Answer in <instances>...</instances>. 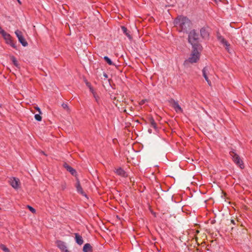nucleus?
<instances>
[{
    "instance_id": "f257e3e1",
    "label": "nucleus",
    "mask_w": 252,
    "mask_h": 252,
    "mask_svg": "<svg viewBox=\"0 0 252 252\" xmlns=\"http://www.w3.org/2000/svg\"><path fill=\"white\" fill-rule=\"evenodd\" d=\"M174 24L179 32H187L191 25V21L187 17L183 16H178L174 20Z\"/></svg>"
},
{
    "instance_id": "f03ea898",
    "label": "nucleus",
    "mask_w": 252,
    "mask_h": 252,
    "mask_svg": "<svg viewBox=\"0 0 252 252\" xmlns=\"http://www.w3.org/2000/svg\"><path fill=\"white\" fill-rule=\"evenodd\" d=\"M199 40V35L196 31L191 30L189 33L188 41L192 45V48H202Z\"/></svg>"
},
{
    "instance_id": "7ed1b4c3",
    "label": "nucleus",
    "mask_w": 252,
    "mask_h": 252,
    "mask_svg": "<svg viewBox=\"0 0 252 252\" xmlns=\"http://www.w3.org/2000/svg\"><path fill=\"white\" fill-rule=\"evenodd\" d=\"M192 49L193 50L190 57L185 62V63L188 62L191 63H195L199 60L200 58L199 51H201L202 48H192Z\"/></svg>"
},
{
    "instance_id": "20e7f679",
    "label": "nucleus",
    "mask_w": 252,
    "mask_h": 252,
    "mask_svg": "<svg viewBox=\"0 0 252 252\" xmlns=\"http://www.w3.org/2000/svg\"><path fill=\"white\" fill-rule=\"evenodd\" d=\"M230 155L232 157V159L234 163L238 165L240 168L243 169L245 166L243 161L241 159L239 155H238L235 152L231 151L229 153Z\"/></svg>"
},
{
    "instance_id": "39448f33",
    "label": "nucleus",
    "mask_w": 252,
    "mask_h": 252,
    "mask_svg": "<svg viewBox=\"0 0 252 252\" xmlns=\"http://www.w3.org/2000/svg\"><path fill=\"white\" fill-rule=\"evenodd\" d=\"M15 33L21 44L24 47L27 46L28 42L24 37L22 32L17 30L15 32Z\"/></svg>"
},
{
    "instance_id": "423d86ee",
    "label": "nucleus",
    "mask_w": 252,
    "mask_h": 252,
    "mask_svg": "<svg viewBox=\"0 0 252 252\" xmlns=\"http://www.w3.org/2000/svg\"><path fill=\"white\" fill-rule=\"evenodd\" d=\"M169 102L172 107L175 109L176 112L178 113L183 112V109L179 105L178 102L175 101L174 99L171 98L169 100Z\"/></svg>"
},
{
    "instance_id": "0eeeda50",
    "label": "nucleus",
    "mask_w": 252,
    "mask_h": 252,
    "mask_svg": "<svg viewBox=\"0 0 252 252\" xmlns=\"http://www.w3.org/2000/svg\"><path fill=\"white\" fill-rule=\"evenodd\" d=\"M4 39L5 40L6 43L9 44L13 48L17 49V46L16 44L13 42L11 39V36L9 33H6L3 36Z\"/></svg>"
},
{
    "instance_id": "6e6552de",
    "label": "nucleus",
    "mask_w": 252,
    "mask_h": 252,
    "mask_svg": "<svg viewBox=\"0 0 252 252\" xmlns=\"http://www.w3.org/2000/svg\"><path fill=\"white\" fill-rule=\"evenodd\" d=\"M200 35L202 38L207 39L209 37V28L208 27H203L200 31Z\"/></svg>"
},
{
    "instance_id": "1a4fd4ad",
    "label": "nucleus",
    "mask_w": 252,
    "mask_h": 252,
    "mask_svg": "<svg viewBox=\"0 0 252 252\" xmlns=\"http://www.w3.org/2000/svg\"><path fill=\"white\" fill-rule=\"evenodd\" d=\"M56 244L58 247L62 251L64 252H70L66 249L65 243L61 240H58L56 241Z\"/></svg>"
},
{
    "instance_id": "9d476101",
    "label": "nucleus",
    "mask_w": 252,
    "mask_h": 252,
    "mask_svg": "<svg viewBox=\"0 0 252 252\" xmlns=\"http://www.w3.org/2000/svg\"><path fill=\"white\" fill-rule=\"evenodd\" d=\"M9 183L11 186L15 189H17L19 187L20 182L18 178H13L11 179L9 181Z\"/></svg>"
},
{
    "instance_id": "9b49d317",
    "label": "nucleus",
    "mask_w": 252,
    "mask_h": 252,
    "mask_svg": "<svg viewBox=\"0 0 252 252\" xmlns=\"http://www.w3.org/2000/svg\"><path fill=\"white\" fill-rule=\"evenodd\" d=\"M76 188L78 192L80 193L83 196H87V195L86 194L85 192L83 191V189L81 186L80 182L78 179L77 180Z\"/></svg>"
},
{
    "instance_id": "f8f14e48",
    "label": "nucleus",
    "mask_w": 252,
    "mask_h": 252,
    "mask_svg": "<svg viewBox=\"0 0 252 252\" xmlns=\"http://www.w3.org/2000/svg\"><path fill=\"white\" fill-rule=\"evenodd\" d=\"M63 166L68 171H69L71 174V175L73 176L76 175V170L72 167H71L70 166H69L68 164H67L66 163H64Z\"/></svg>"
},
{
    "instance_id": "ddd939ff",
    "label": "nucleus",
    "mask_w": 252,
    "mask_h": 252,
    "mask_svg": "<svg viewBox=\"0 0 252 252\" xmlns=\"http://www.w3.org/2000/svg\"><path fill=\"white\" fill-rule=\"evenodd\" d=\"M74 235L76 242L79 245H82L84 243L82 237L77 233H74Z\"/></svg>"
},
{
    "instance_id": "4468645a",
    "label": "nucleus",
    "mask_w": 252,
    "mask_h": 252,
    "mask_svg": "<svg viewBox=\"0 0 252 252\" xmlns=\"http://www.w3.org/2000/svg\"><path fill=\"white\" fill-rule=\"evenodd\" d=\"M115 172L117 173V175L122 177H126L127 176V174L126 172V171L121 167L117 169L116 170Z\"/></svg>"
},
{
    "instance_id": "2eb2a0df",
    "label": "nucleus",
    "mask_w": 252,
    "mask_h": 252,
    "mask_svg": "<svg viewBox=\"0 0 252 252\" xmlns=\"http://www.w3.org/2000/svg\"><path fill=\"white\" fill-rule=\"evenodd\" d=\"M208 70L207 68L206 67H204V68L202 70V73H203V76L204 77L205 80L207 82L208 85L209 86L211 85V82L209 80L207 74V71Z\"/></svg>"
},
{
    "instance_id": "dca6fc26",
    "label": "nucleus",
    "mask_w": 252,
    "mask_h": 252,
    "mask_svg": "<svg viewBox=\"0 0 252 252\" xmlns=\"http://www.w3.org/2000/svg\"><path fill=\"white\" fill-rule=\"evenodd\" d=\"M83 251L84 252H92V247L89 243H86L84 245L83 247Z\"/></svg>"
},
{
    "instance_id": "f3484780",
    "label": "nucleus",
    "mask_w": 252,
    "mask_h": 252,
    "mask_svg": "<svg viewBox=\"0 0 252 252\" xmlns=\"http://www.w3.org/2000/svg\"><path fill=\"white\" fill-rule=\"evenodd\" d=\"M121 29L123 33L125 34L129 39H131L132 36L130 34L129 32L128 31L127 28L125 26H122Z\"/></svg>"
},
{
    "instance_id": "a211bd4d",
    "label": "nucleus",
    "mask_w": 252,
    "mask_h": 252,
    "mask_svg": "<svg viewBox=\"0 0 252 252\" xmlns=\"http://www.w3.org/2000/svg\"><path fill=\"white\" fill-rule=\"evenodd\" d=\"M220 43L221 44H222L224 46H225L226 50L228 52H229V47L230 46V44L228 43V42L224 38L222 39V40L220 41Z\"/></svg>"
},
{
    "instance_id": "6ab92c4d",
    "label": "nucleus",
    "mask_w": 252,
    "mask_h": 252,
    "mask_svg": "<svg viewBox=\"0 0 252 252\" xmlns=\"http://www.w3.org/2000/svg\"><path fill=\"white\" fill-rule=\"evenodd\" d=\"M150 125L152 127L154 128L156 130L157 129V125L155 120L153 118L150 119Z\"/></svg>"
},
{
    "instance_id": "aec40b11",
    "label": "nucleus",
    "mask_w": 252,
    "mask_h": 252,
    "mask_svg": "<svg viewBox=\"0 0 252 252\" xmlns=\"http://www.w3.org/2000/svg\"><path fill=\"white\" fill-rule=\"evenodd\" d=\"M10 58H11V60L12 61L13 64H14V65L15 66H16L17 67L19 68V64L18 63V62H17L16 58L14 56H11Z\"/></svg>"
},
{
    "instance_id": "412c9836",
    "label": "nucleus",
    "mask_w": 252,
    "mask_h": 252,
    "mask_svg": "<svg viewBox=\"0 0 252 252\" xmlns=\"http://www.w3.org/2000/svg\"><path fill=\"white\" fill-rule=\"evenodd\" d=\"M0 248L4 252H11L9 249H8L4 245L1 244L0 245Z\"/></svg>"
},
{
    "instance_id": "4be33fe9",
    "label": "nucleus",
    "mask_w": 252,
    "mask_h": 252,
    "mask_svg": "<svg viewBox=\"0 0 252 252\" xmlns=\"http://www.w3.org/2000/svg\"><path fill=\"white\" fill-rule=\"evenodd\" d=\"M104 60L107 62L109 65H114L111 60L107 56L104 57Z\"/></svg>"
},
{
    "instance_id": "5701e85b",
    "label": "nucleus",
    "mask_w": 252,
    "mask_h": 252,
    "mask_svg": "<svg viewBox=\"0 0 252 252\" xmlns=\"http://www.w3.org/2000/svg\"><path fill=\"white\" fill-rule=\"evenodd\" d=\"M62 106L63 108L64 109L66 110L68 112H70V109H69L67 104L63 103L62 104Z\"/></svg>"
},
{
    "instance_id": "b1692460",
    "label": "nucleus",
    "mask_w": 252,
    "mask_h": 252,
    "mask_svg": "<svg viewBox=\"0 0 252 252\" xmlns=\"http://www.w3.org/2000/svg\"><path fill=\"white\" fill-rule=\"evenodd\" d=\"M41 114H35L34 116V118L37 121H41L42 120V117L40 116Z\"/></svg>"
},
{
    "instance_id": "393cba45",
    "label": "nucleus",
    "mask_w": 252,
    "mask_h": 252,
    "mask_svg": "<svg viewBox=\"0 0 252 252\" xmlns=\"http://www.w3.org/2000/svg\"><path fill=\"white\" fill-rule=\"evenodd\" d=\"M27 207L28 208H29V209L32 213H35L36 211H35V209H34L33 207H32V206H30V205H27Z\"/></svg>"
},
{
    "instance_id": "a878e982",
    "label": "nucleus",
    "mask_w": 252,
    "mask_h": 252,
    "mask_svg": "<svg viewBox=\"0 0 252 252\" xmlns=\"http://www.w3.org/2000/svg\"><path fill=\"white\" fill-rule=\"evenodd\" d=\"M93 94H94V97L95 99V101L97 102V103H98V100H99V99L98 96L95 93H93Z\"/></svg>"
},
{
    "instance_id": "bb28decb",
    "label": "nucleus",
    "mask_w": 252,
    "mask_h": 252,
    "mask_svg": "<svg viewBox=\"0 0 252 252\" xmlns=\"http://www.w3.org/2000/svg\"><path fill=\"white\" fill-rule=\"evenodd\" d=\"M0 33L3 36V35H5L7 32H6L0 27Z\"/></svg>"
},
{
    "instance_id": "cd10ccee",
    "label": "nucleus",
    "mask_w": 252,
    "mask_h": 252,
    "mask_svg": "<svg viewBox=\"0 0 252 252\" xmlns=\"http://www.w3.org/2000/svg\"><path fill=\"white\" fill-rule=\"evenodd\" d=\"M0 33L3 36V35H5L7 32H6L0 27Z\"/></svg>"
},
{
    "instance_id": "c85d7f7f",
    "label": "nucleus",
    "mask_w": 252,
    "mask_h": 252,
    "mask_svg": "<svg viewBox=\"0 0 252 252\" xmlns=\"http://www.w3.org/2000/svg\"><path fill=\"white\" fill-rule=\"evenodd\" d=\"M217 38L218 40H219L220 42L224 38L220 35V34L218 33L217 35Z\"/></svg>"
},
{
    "instance_id": "c756f323",
    "label": "nucleus",
    "mask_w": 252,
    "mask_h": 252,
    "mask_svg": "<svg viewBox=\"0 0 252 252\" xmlns=\"http://www.w3.org/2000/svg\"><path fill=\"white\" fill-rule=\"evenodd\" d=\"M66 185L65 183H63L61 185V188L63 190H64L66 188Z\"/></svg>"
},
{
    "instance_id": "7c9ffc66",
    "label": "nucleus",
    "mask_w": 252,
    "mask_h": 252,
    "mask_svg": "<svg viewBox=\"0 0 252 252\" xmlns=\"http://www.w3.org/2000/svg\"><path fill=\"white\" fill-rule=\"evenodd\" d=\"M35 109H36V110H37L38 111L39 114H41V112L40 109V108L39 107H36Z\"/></svg>"
},
{
    "instance_id": "2f4dec72",
    "label": "nucleus",
    "mask_w": 252,
    "mask_h": 252,
    "mask_svg": "<svg viewBox=\"0 0 252 252\" xmlns=\"http://www.w3.org/2000/svg\"><path fill=\"white\" fill-rule=\"evenodd\" d=\"M230 222H231V223H232L234 225H235L236 224L235 220H231Z\"/></svg>"
},
{
    "instance_id": "473e14b6",
    "label": "nucleus",
    "mask_w": 252,
    "mask_h": 252,
    "mask_svg": "<svg viewBox=\"0 0 252 252\" xmlns=\"http://www.w3.org/2000/svg\"><path fill=\"white\" fill-rule=\"evenodd\" d=\"M103 76L104 77L107 78H108V75L106 73H103Z\"/></svg>"
},
{
    "instance_id": "72a5a7b5",
    "label": "nucleus",
    "mask_w": 252,
    "mask_h": 252,
    "mask_svg": "<svg viewBox=\"0 0 252 252\" xmlns=\"http://www.w3.org/2000/svg\"><path fill=\"white\" fill-rule=\"evenodd\" d=\"M90 91L92 92V93H93H93H94V92L93 89V88H92V87H90Z\"/></svg>"
},
{
    "instance_id": "f704fd0d",
    "label": "nucleus",
    "mask_w": 252,
    "mask_h": 252,
    "mask_svg": "<svg viewBox=\"0 0 252 252\" xmlns=\"http://www.w3.org/2000/svg\"><path fill=\"white\" fill-rule=\"evenodd\" d=\"M87 85L90 88L91 86L90 84L89 83H87Z\"/></svg>"
},
{
    "instance_id": "c9c22d12",
    "label": "nucleus",
    "mask_w": 252,
    "mask_h": 252,
    "mask_svg": "<svg viewBox=\"0 0 252 252\" xmlns=\"http://www.w3.org/2000/svg\"><path fill=\"white\" fill-rule=\"evenodd\" d=\"M18 2L20 3V4H21V2L20 1V0H17Z\"/></svg>"
},
{
    "instance_id": "e433bc0d",
    "label": "nucleus",
    "mask_w": 252,
    "mask_h": 252,
    "mask_svg": "<svg viewBox=\"0 0 252 252\" xmlns=\"http://www.w3.org/2000/svg\"><path fill=\"white\" fill-rule=\"evenodd\" d=\"M143 103H144V101H143V100H142V101H141V102L140 104H143Z\"/></svg>"
},
{
    "instance_id": "4c0bfd02",
    "label": "nucleus",
    "mask_w": 252,
    "mask_h": 252,
    "mask_svg": "<svg viewBox=\"0 0 252 252\" xmlns=\"http://www.w3.org/2000/svg\"><path fill=\"white\" fill-rule=\"evenodd\" d=\"M41 153H42V154H44V155H45V154H44V152H43V151H41Z\"/></svg>"
},
{
    "instance_id": "58836bf2",
    "label": "nucleus",
    "mask_w": 252,
    "mask_h": 252,
    "mask_svg": "<svg viewBox=\"0 0 252 252\" xmlns=\"http://www.w3.org/2000/svg\"><path fill=\"white\" fill-rule=\"evenodd\" d=\"M214 0V1H217V0Z\"/></svg>"
},
{
    "instance_id": "ea45409f",
    "label": "nucleus",
    "mask_w": 252,
    "mask_h": 252,
    "mask_svg": "<svg viewBox=\"0 0 252 252\" xmlns=\"http://www.w3.org/2000/svg\"><path fill=\"white\" fill-rule=\"evenodd\" d=\"M0 107H1V105L0 104Z\"/></svg>"
}]
</instances>
